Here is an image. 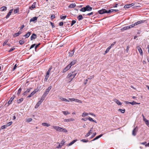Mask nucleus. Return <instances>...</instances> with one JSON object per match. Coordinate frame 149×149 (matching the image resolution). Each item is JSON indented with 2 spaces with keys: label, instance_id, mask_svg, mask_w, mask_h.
I'll return each mask as SVG.
<instances>
[{
  "label": "nucleus",
  "instance_id": "nucleus-10",
  "mask_svg": "<svg viewBox=\"0 0 149 149\" xmlns=\"http://www.w3.org/2000/svg\"><path fill=\"white\" fill-rule=\"evenodd\" d=\"M31 88H30L29 89H27L26 91H24V92L23 93L22 95H26L28 93L30 92V91L31 90Z\"/></svg>",
  "mask_w": 149,
  "mask_h": 149
},
{
  "label": "nucleus",
  "instance_id": "nucleus-2",
  "mask_svg": "<svg viewBox=\"0 0 149 149\" xmlns=\"http://www.w3.org/2000/svg\"><path fill=\"white\" fill-rule=\"evenodd\" d=\"M52 127L55 130L58 131L63 132L65 133L68 132V131L65 129L59 126H53Z\"/></svg>",
  "mask_w": 149,
  "mask_h": 149
},
{
  "label": "nucleus",
  "instance_id": "nucleus-60",
  "mask_svg": "<svg viewBox=\"0 0 149 149\" xmlns=\"http://www.w3.org/2000/svg\"><path fill=\"white\" fill-rule=\"evenodd\" d=\"M50 24H51V25L52 26V28H54L55 27V26L54 25V23L52 22H50Z\"/></svg>",
  "mask_w": 149,
  "mask_h": 149
},
{
  "label": "nucleus",
  "instance_id": "nucleus-62",
  "mask_svg": "<svg viewBox=\"0 0 149 149\" xmlns=\"http://www.w3.org/2000/svg\"><path fill=\"white\" fill-rule=\"evenodd\" d=\"M35 45H36V44H33V45H32L30 47V49H31V48H33L34 47H35Z\"/></svg>",
  "mask_w": 149,
  "mask_h": 149
},
{
  "label": "nucleus",
  "instance_id": "nucleus-58",
  "mask_svg": "<svg viewBox=\"0 0 149 149\" xmlns=\"http://www.w3.org/2000/svg\"><path fill=\"white\" fill-rule=\"evenodd\" d=\"M49 76L46 75L45 78L44 79V81H47V80L49 78Z\"/></svg>",
  "mask_w": 149,
  "mask_h": 149
},
{
  "label": "nucleus",
  "instance_id": "nucleus-30",
  "mask_svg": "<svg viewBox=\"0 0 149 149\" xmlns=\"http://www.w3.org/2000/svg\"><path fill=\"white\" fill-rule=\"evenodd\" d=\"M1 11H5L7 10V7L6 6H3L1 8Z\"/></svg>",
  "mask_w": 149,
  "mask_h": 149
},
{
  "label": "nucleus",
  "instance_id": "nucleus-8",
  "mask_svg": "<svg viewBox=\"0 0 149 149\" xmlns=\"http://www.w3.org/2000/svg\"><path fill=\"white\" fill-rule=\"evenodd\" d=\"M71 67L70 66V65H68L63 70V73L65 72H66L68 70H69Z\"/></svg>",
  "mask_w": 149,
  "mask_h": 149
},
{
  "label": "nucleus",
  "instance_id": "nucleus-22",
  "mask_svg": "<svg viewBox=\"0 0 149 149\" xmlns=\"http://www.w3.org/2000/svg\"><path fill=\"white\" fill-rule=\"evenodd\" d=\"M21 33V32L19 31L17 33H15L13 35L14 37H17Z\"/></svg>",
  "mask_w": 149,
  "mask_h": 149
},
{
  "label": "nucleus",
  "instance_id": "nucleus-53",
  "mask_svg": "<svg viewBox=\"0 0 149 149\" xmlns=\"http://www.w3.org/2000/svg\"><path fill=\"white\" fill-rule=\"evenodd\" d=\"M145 123L149 127V121L148 120H146Z\"/></svg>",
  "mask_w": 149,
  "mask_h": 149
},
{
  "label": "nucleus",
  "instance_id": "nucleus-59",
  "mask_svg": "<svg viewBox=\"0 0 149 149\" xmlns=\"http://www.w3.org/2000/svg\"><path fill=\"white\" fill-rule=\"evenodd\" d=\"M130 48V46H127V47L126 51L127 52H128L129 50V49Z\"/></svg>",
  "mask_w": 149,
  "mask_h": 149
},
{
  "label": "nucleus",
  "instance_id": "nucleus-63",
  "mask_svg": "<svg viewBox=\"0 0 149 149\" xmlns=\"http://www.w3.org/2000/svg\"><path fill=\"white\" fill-rule=\"evenodd\" d=\"M45 97L44 96L42 95V97H41L40 99L42 100V101H43L45 99Z\"/></svg>",
  "mask_w": 149,
  "mask_h": 149
},
{
  "label": "nucleus",
  "instance_id": "nucleus-41",
  "mask_svg": "<svg viewBox=\"0 0 149 149\" xmlns=\"http://www.w3.org/2000/svg\"><path fill=\"white\" fill-rule=\"evenodd\" d=\"M80 11L82 12H84L86 11L85 7H83L81 8L80 10Z\"/></svg>",
  "mask_w": 149,
  "mask_h": 149
},
{
  "label": "nucleus",
  "instance_id": "nucleus-13",
  "mask_svg": "<svg viewBox=\"0 0 149 149\" xmlns=\"http://www.w3.org/2000/svg\"><path fill=\"white\" fill-rule=\"evenodd\" d=\"M74 120L72 118H69V119H65L64 120V122H70L71 121H73Z\"/></svg>",
  "mask_w": 149,
  "mask_h": 149
},
{
  "label": "nucleus",
  "instance_id": "nucleus-45",
  "mask_svg": "<svg viewBox=\"0 0 149 149\" xmlns=\"http://www.w3.org/2000/svg\"><path fill=\"white\" fill-rule=\"evenodd\" d=\"M113 12V9H110L109 10H107V13H111Z\"/></svg>",
  "mask_w": 149,
  "mask_h": 149
},
{
  "label": "nucleus",
  "instance_id": "nucleus-21",
  "mask_svg": "<svg viewBox=\"0 0 149 149\" xmlns=\"http://www.w3.org/2000/svg\"><path fill=\"white\" fill-rule=\"evenodd\" d=\"M76 6V4L75 3H72L70 4L68 6V7L69 8H74Z\"/></svg>",
  "mask_w": 149,
  "mask_h": 149
},
{
  "label": "nucleus",
  "instance_id": "nucleus-23",
  "mask_svg": "<svg viewBox=\"0 0 149 149\" xmlns=\"http://www.w3.org/2000/svg\"><path fill=\"white\" fill-rule=\"evenodd\" d=\"M102 136V134H100V135L96 136L93 140L91 141H94L95 140L97 139H98L99 138H100Z\"/></svg>",
  "mask_w": 149,
  "mask_h": 149
},
{
  "label": "nucleus",
  "instance_id": "nucleus-40",
  "mask_svg": "<svg viewBox=\"0 0 149 149\" xmlns=\"http://www.w3.org/2000/svg\"><path fill=\"white\" fill-rule=\"evenodd\" d=\"M24 41L23 40H20L19 41V43L21 45H22L24 43Z\"/></svg>",
  "mask_w": 149,
  "mask_h": 149
},
{
  "label": "nucleus",
  "instance_id": "nucleus-42",
  "mask_svg": "<svg viewBox=\"0 0 149 149\" xmlns=\"http://www.w3.org/2000/svg\"><path fill=\"white\" fill-rule=\"evenodd\" d=\"M22 88H20L18 90V91L17 93V95H19L20 94Z\"/></svg>",
  "mask_w": 149,
  "mask_h": 149
},
{
  "label": "nucleus",
  "instance_id": "nucleus-37",
  "mask_svg": "<svg viewBox=\"0 0 149 149\" xmlns=\"http://www.w3.org/2000/svg\"><path fill=\"white\" fill-rule=\"evenodd\" d=\"M62 113H63L65 115H67L68 114L70 113H69L67 111H63Z\"/></svg>",
  "mask_w": 149,
  "mask_h": 149
},
{
  "label": "nucleus",
  "instance_id": "nucleus-47",
  "mask_svg": "<svg viewBox=\"0 0 149 149\" xmlns=\"http://www.w3.org/2000/svg\"><path fill=\"white\" fill-rule=\"evenodd\" d=\"M65 141L64 140H62L61 143V146H63L65 143Z\"/></svg>",
  "mask_w": 149,
  "mask_h": 149
},
{
  "label": "nucleus",
  "instance_id": "nucleus-3",
  "mask_svg": "<svg viewBox=\"0 0 149 149\" xmlns=\"http://www.w3.org/2000/svg\"><path fill=\"white\" fill-rule=\"evenodd\" d=\"M144 22V20H140L138 21L137 22L135 23L134 24L129 25V29L133 28L134 27V26H137L139 24H140L142 23H143Z\"/></svg>",
  "mask_w": 149,
  "mask_h": 149
},
{
  "label": "nucleus",
  "instance_id": "nucleus-51",
  "mask_svg": "<svg viewBox=\"0 0 149 149\" xmlns=\"http://www.w3.org/2000/svg\"><path fill=\"white\" fill-rule=\"evenodd\" d=\"M74 101H75L76 102H77L80 103H81V100H79L77 99H75Z\"/></svg>",
  "mask_w": 149,
  "mask_h": 149
},
{
  "label": "nucleus",
  "instance_id": "nucleus-61",
  "mask_svg": "<svg viewBox=\"0 0 149 149\" xmlns=\"http://www.w3.org/2000/svg\"><path fill=\"white\" fill-rule=\"evenodd\" d=\"M63 25V22H61L59 23V25L61 26H62Z\"/></svg>",
  "mask_w": 149,
  "mask_h": 149
},
{
  "label": "nucleus",
  "instance_id": "nucleus-56",
  "mask_svg": "<svg viewBox=\"0 0 149 149\" xmlns=\"http://www.w3.org/2000/svg\"><path fill=\"white\" fill-rule=\"evenodd\" d=\"M142 116H143V121H144L145 122H146V120H147L145 118V117L144 116V115L143 114H142Z\"/></svg>",
  "mask_w": 149,
  "mask_h": 149
},
{
  "label": "nucleus",
  "instance_id": "nucleus-5",
  "mask_svg": "<svg viewBox=\"0 0 149 149\" xmlns=\"http://www.w3.org/2000/svg\"><path fill=\"white\" fill-rule=\"evenodd\" d=\"M15 97V95H13L11 97V98L8 101V105L7 106H8L10 104H11L12 101L14 100Z\"/></svg>",
  "mask_w": 149,
  "mask_h": 149
},
{
  "label": "nucleus",
  "instance_id": "nucleus-39",
  "mask_svg": "<svg viewBox=\"0 0 149 149\" xmlns=\"http://www.w3.org/2000/svg\"><path fill=\"white\" fill-rule=\"evenodd\" d=\"M130 7H131V6H130V4L125 5L124 6V8H130Z\"/></svg>",
  "mask_w": 149,
  "mask_h": 149
},
{
  "label": "nucleus",
  "instance_id": "nucleus-18",
  "mask_svg": "<svg viewBox=\"0 0 149 149\" xmlns=\"http://www.w3.org/2000/svg\"><path fill=\"white\" fill-rule=\"evenodd\" d=\"M24 100L23 98H21L19 100H17L16 101L17 103L18 104L20 103Z\"/></svg>",
  "mask_w": 149,
  "mask_h": 149
},
{
  "label": "nucleus",
  "instance_id": "nucleus-57",
  "mask_svg": "<svg viewBox=\"0 0 149 149\" xmlns=\"http://www.w3.org/2000/svg\"><path fill=\"white\" fill-rule=\"evenodd\" d=\"M96 132L94 133L93 135L91 136V138H92L94 137L96 135Z\"/></svg>",
  "mask_w": 149,
  "mask_h": 149
},
{
  "label": "nucleus",
  "instance_id": "nucleus-1",
  "mask_svg": "<svg viewBox=\"0 0 149 149\" xmlns=\"http://www.w3.org/2000/svg\"><path fill=\"white\" fill-rule=\"evenodd\" d=\"M77 74V72L75 70L74 72H72L69 73L67 77L68 79H73L75 77Z\"/></svg>",
  "mask_w": 149,
  "mask_h": 149
},
{
  "label": "nucleus",
  "instance_id": "nucleus-55",
  "mask_svg": "<svg viewBox=\"0 0 149 149\" xmlns=\"http://www.w3.org/2000/svg\"><path fill=\"white\" fill-rule=\"evenodd\" d=\"M55 17L54 15H52L51 17V19H53Z\"/></svg>",
  "mask_w": 149,
  "mask_h": 149
},
{
  "label": "nucleus",
  "instance_id": "nucleus-20",
  "mask_svg": "<svg viewBox=\"0 0 149 149\" xmlns=\"http://www.w3.org/2000/svg\"><path fill=\"white\" fill-rule=\"evenodd\" d=\"M31 34V32H28L25 35H24L23 36L25 37L26 38H28L29 37Z\"/></svg>",
  "mask_w": 149,
  "mask_h": 149
},
{
  "label": "nucleus",
  "instance_id": "nucleus-27",
  "mask_svg": "<svg viewBox=\"0 0 149 149\" xmlns=\"http://www.w3.org/2000/svg\"><path fill=\"white\" fill-rule=\"evenodd\" d=\"M77 18L79 21H80L83 18V17H82V15H80L78 16Z\"/></svg>",
  "mask_w": 149,
  "mask_h": 149
},
{
  "label": "nucleus",
  "instance_id": "nucleus-17",
  "mask_svg": "<svg viewBox=\"0 0 149 149\" xmlns=\"http://www.w3.org/2000/svg\"><path fill=\"white\" fill-rule=\"evenodd\" d=\"M76 62H77V61L76 60H73L69 65H70V67H71V66L72 65H74L75 64Z\"/></svg>",
  "mask_w": 149,
  "mask_h": 149
},
{
  "label": "nucleus",
  "instance_id": "nucleus-6",
  "mask_svg": "<svg viewBox=\"0 0 149 149\" xmlns=\"http://www.w3.org/2000/svg\"><path fill=\"white\" fill-rule=\"evenodd\" d=\"M138 128L137 127H136L133 130L132 132V135L134 136H135L136 135V133L138 131Z\"/></svg>",
  "mask_w": 149,
  "mask_h": 149
},
{
  "label": "nucleus",
  "instance_id": "nucleus-14",
  "mask_svg": "<svg viewBox=\"0 0 149 149\" xmlns=\"http://www.w3.org/2000/svg\"><path fill=\"white\" fill-rule=\"evenodd\" d=\"M36 35L35 34L33 33L31 37V40H33L34 39H35L36 38Z\"/></svg>",
  "mask_w": 149,
  "mask_h": 149
},
{
  "label": "nucleus",
  "instance_id": "nucleus-48",
  "mask_svg": "<svg viewBox=\"0 0 149 149\" xmlns=\"http://www.w3.org/2000/svg\"><path fill=\"white\" fill-rule=\"evenodd\" d=\"M88 115V113H83L82 114V117H85L86 116H87V115Z\"/></svg>",
  "mask_w": 149,
  "mask_h": 149
},
{
  "label": "nucleus",
  "instance_id": "nucleus-64",
  "mask_svg": "<svg viewBox=\"0 0 149 149\" xmlns=\"http://www.w3.org/2000/svg\"><path fill=\"white\" fill-rule=\"evenodd\" d=\"M45 97L44 96L42 95V97H41L40 99L42 100V101H43L45 99Z\"/></svg>",
  "mask_w": 149,
  "mask_h": 149
},
{
  "label": "nucleus",
  "instance_id": "nucleus-7",
  "mask_svg": "<svg viewBox=\"0 0 149 149\" xmlns=\"http://www.w3.org/2000/svg\"><path fill=\"white\" fill-rule=\"evenodd\" d=\"M136 48L137 49L141 55L143 56V51L141 47L139 46H138L136 47Z\"/></svg>",
  "mask_w": 149,
  "mask_h": 149
},
{
  "label": "nucleus",
  "instance_id": "nucleus-4",
  "mask_svg": "<svg viewBox=\"0 0 149 149\" xmlns=\"http://www.w3.org/2000/svg\"><path fill=\"white\" fill-rule=\"evenodd\" d=\"M107 10L105 9H103L102 10L98 11V13L100 14H102L104 13H107Z\"/></svg>",
  "mask_w": 149,
  "mask_h": 149
},
{
  "label": "nucleus",
  "instance_id": "nucleus-49",
  "mask_svg": "<svg viewBox=\"0 0 149 149\" xmlns=\"http://www.w3.org/2000/svg\"><path fill=\"white\" fill-rule=\"evenodd\" d=\"M12 122H10L8 123L6 125H7V127H8V126L12 124Z\"/></svg>",
  "mask_w": 149,
  "mask_h": 149
},
{
  "label": "nucleus",
  "instance_id": "nucleus-46",
  "mask_svg": "<svg viewBox=\"0 0 149 149\" xmlns=\"http://www.w3.org/2000/svg\"><path fill=\"white\" fill-rule=\"evenodd\" d=\"M76 22V20H73L72 21V23L71 24V26H73L74 24H75Z\"/></svg>",
  "mask_w": 149,
  "mask_h": 149
},
{
  "label": "nucleus",
  "instance_id": "nucleus-34",
  "mask_svg": "<svg viewBox=\"0 0 149 149\" xmlns=\"http://www.w3.org/2000/svg\"><path fill=\"white\" fill-rule=\"evenodd\" d=\"M130 104H131L132 105H134L135 104H139L140 103H138L137 102H136L133 101L132 102H130Z\"/></svg>",
  "mask_w": 149,
  "mask_h": 149
},
{
  "label": "nucleus",
  "instance_id": "nucleus-15",
  "mask_svg": "<svg viewBox=\"0 0 149 149\" xmlns=\"http://www.w3.org/2000/svg\"><path fill=\"white\" fill-rule=\"evenodd\" d=\"M37 19H38L37 17H34L30 19V22H34L37 20Z\"/></svg>",
  "mask_w": 149,
  "mask_h": 149
},
{
  "label": "nucleus",
  "instance_id": "nucleus-12",
  "mask_svg": "<svg viewBox=\"0 0 149 149\" xmlns=\"http://www.w3.org/2000/svg\"><path fill=\"white\" fill-rule=\"evenodd\" d=\"M86 10L87 11H90L92 10V8L89 5H87L85 7Z\"/></svg>",
  "mask_w": 149,
  "mask_h": 149
},
{
  "label": "nucleus",
  "instance_id": "nucleus-9",
  "mask_svg": "<svg viewBox=\"0 0 149 149\" xmlns=\"http://www.w3.org/2000/svg\"><path fill=\"white\" fill-rule=\"evenodd\" d=\"M75 51V49L74 48L73 50L70 51V52L69 53V56L70 57H72L74 54V52Z\"/></svg>",
  "mask_w": 149,
  "mask_h": 149
},
{
  "label": "nucleus",
  "instance_id": "nucleus-26",
  "mask_svg": "<svg viewBox=\"0 0 149 149\" xmlns=\"http://www.w3.org/2000/svg\"><path fill=\"white\" fill-rule=\"evenodd\" d=\"M77 140H73L68 145V146H69L72 145L73 144H74L75 142L77 141Z\"/></svg>",
  "mask_w": 149,
  "mask_h": 149
},
{
  "label": "nucleus",
  "instance_id": "nucleus-25",
  "mask_svg": "<svg viewBox=\"0 0 149 149\" xmlns=\"http://www.w3.org/2000/svg\"><path fill=\"white\" fill-rule=\"evenodd\" d=\"M52 69V68L51 67L49 69V70H48L47 71V72L46 74V75L48 76H49V73H50V72L51 71V70Z\"/></svg>",
  "mask_w": 149,
  "mask_h": 149
},
{
  "label": "nucleus",
  "instance_id": "nucleus-31",
  "mask_svg": "<svg viewBox=\"0 0 149 149\" xmlns=\"http://www.w3.org/2000/svg\"><path fill=\"white\" fill-rule=\"evenodd\" d=\"M128 29H129V26H125L124 27H123L122 29V30H125Z\"/></svg>",
  "mask_w": 149,
  "mask_h": 149
},
{
  "label": "nucleus",
  "instance_id": "nucleus-29",
  "mask_svg": "<svg viewBox=\"0 0 149 149\" xmlns=\"http://www.w3.org/2000/svg\"><path fill=\"white\" fill-rule=\"evenodd\" d=\"M42 125L43 126H46L47 127H49L50 126V124L46 123H42Z\"/></svg>",
  "mask_w": 149,
  "mask_h": 149
},
{
  "label": "nucleus",
  "instance_id": "nucleus-33",
  "mask_svg": "<svg viewBox=\"0 0 149 149\" xmlns=\"http://www.w3.org/2000/svg\"><path fill=\"white\" fill-rule=\"evenodd\" d=\"M41 104V103L39 102H38V103H37V104H36V106H35V108L36 109H37V108L39 107V106L40 105V104Z\"/></svg>",
  "mask_w": 149,
  "mask_h": 149
},
{
  "label": "nucleus",
  "instance_id": "nucleus-32",
  "mask_svg": "<svg viewBox=\"0 0 149 149\" xmlns=\"http://www.w3.org/2000/svg\"><path fill=\"white\" fill-rule=\"evenodd\" d=\"M35 94V92L33 91L31 93H30V95L29 96H28L27 97H29V98L30 97H32L33 95H34V94Z\"/></svg>",
  "mask_w": 149,
  "mask_h": 149
},
{
  "label": "nucleus",
  "instance_id": "nucleus-19",
  "mask_svg": "<svg viewBox=\"0 0 149 149\" xmlns=\"http://www.w3.org/2000/svg\"><path fill=\"white\" fill-rule=\"evenodd\" d=\"M114 101L116 102L117 104L119 105H121L122 104L117 99H115Z\"/></svg>",
  "mask_w": 149,
  "mask_h": 149
},
{
  "label": "nucleus",
  "instance_id": "nucleus-11",
  "mask_svg": "<svg viewBox=\"0 0 149 149\" xmlns=\"http://www.w3.org/2000/svg\"><path fill=\"white\" fill-rule=\"evenodd\" d=\"M93 127L91 128L90 130L89 131V132L85 136V137H88L89 136L90 134L92 133L93 132Z\"/></svg>",
  "mask_w": 149,
  "mask_h": 149
},
{
  "label": "nucleus",
  "instance_id": "nucleus-35",
  "mask_svg": "<svg viewBox=\"0 0 149 149\" xmlns=\"http://www.w3.org/2000/svg\"><path fill=\"white\" fill-rule=\"evenodd\" d=\"M88 120L90 121L93 122H95V123H96V121L94 120L93 118H91V117H89L88 118Z\"/></svg>",
  "mask_w": 149,
  "mask_h": 149
},
{
  "label": "nucleus",
  "instance_id": "nucleus-54",
  "mask_svg": "<svg viewBox=\"0 0 149 149\" xmlns=\"http://www.w3.org/2000/svg\"><path fill=\"white\" fill-rule=\"evenodd\" d=\"M8 40H6L5 42H4L3 43V46H4L5 45H7V42H8Z\"/></svg>",
  "mask_w": 149,
  "mask_h": 149
},
{
  "label": "nucleus",
  "instance_id": "nucleus-28",
  "mask_svg": "<svg viewBox=\"0 0 149 149\" xmlns=\"http://www.w3.org/2000/svg\"><path fill=\"white\" fill-rule=\"evenodd\" d=\"M60 100L62 101H65V102H69V100H68L66 98H60Z\"/></svg>",
  "mask_w": 149,
  "mask_h": 149
},
{
  "label": "nucleus",
  "instance_id": "nucleus-50",
  "mask_svg": "<svg viewBox=\"0 0 149 149\" xmlns=\"http://www.w3.org/2000/svg\"><path fill=\"white\" fill-rule=\"evenodd\" d=\"M66 17V15H65V16H60V18L61 19H65Z\"/></svg>",
  "mask_w": 149,
  "mask_h": 149
},
{
  "label": "nucleus",
  "instance_id": "nucleus-52",
  "mask_svg": "<svg viewBox=\"0 0 149 149\" xmlns=\"http://www.w3.org/2000/svg\"><path fill=\"white\" fill-rule=\"evenodd\" d=\"M11 15V13H8L7 15L6 16V19L8 18L9 17V16L10 15Z\"/></svg>",
  "mask_w": 149,
  "mask_h": 149
},
{
  "label": "nucleus",
  "instance_id": "nucleus-38",
  "mask_svg": "<svg viewBox=\"0 0 149 149\" xmlns=\"http://www.w3.org/2000/svg\"><path fill=\"white\" fill-rule=\"evenodd\" d=\"M19 11V9L18 8L15 9L14 10V13L16 14Z\"/></svg>",
  "mask_w": 149,
  "mask_h": 149
},
{
  "label": "nucleus",
  "instance_id": "nucleus-44",
  "mask_svg": "<svg viewBox=\"0 0 149 149\" xmlns=\"http://www.w3.org/2000/svg\"><path fill=\"white\" fill-rule=\"evenodd\" d=\"M7 127L6 125H3L1 127V130L4 129L6 128V127Z\"/></svg>",
  "mask_w": 149,
  "mask_h": 149
},
{
  "label": "nucleus",
  "instance_id": "nucleus-43",
  "mask_svg": "<svg viewBox=\"0 0 149 149\" xmlns=\"http://www.w3.org/2000/svg\"><path fill=\"white\" fill-rule=\"evenodd\" d=\"M125 109H119L118 111L121 112V113H123L125 112Z\"/></svg>",
  "mask_w": 149,
  "mask_h": 149
},
{
  "label": "nucleus",
  "instance_id": "nucleus-36",
  "mask_svg": "<svg viewBox=\"0 0 149 149\" xmlns=\"http://www.w3.org/2000/svg\"><path fill=\"white\" fill-rule=\"evenodd\" d=\"M81 141L83 142L86 143L88 141V139H82L81 140Z\"/></svg>",
  "mask_w": 149,
  "mask_h": 149
},
{
  "label": "nucleus",
  "instance_id": "nucleus-24",
  "mask_svg": "<svg viewBox=\"0 0 149 149\" xmlns=\"http://www.w3.org/2000/svg\"><path fill=\"white\" fill-rule=\"evenodd\" d=\"M52 88V87L51 86H49L48 88L46 89L45 92H46V93H48L49 91Z\"/></svg>",
  "mask_w": 149,
  "mask_h": 149
},
{
  "label": "nucleus",
  "instance_id": "nucleus-16",
  "mask_svg": "<svg viewBox=\"0 0 149 149\" xmlns=\"http://www.w3.org/2000/svg\"><path fill=\"white\" fill-rule=\"evenodd\" d=\"M36 2H34L33 4L30 7V9L32 10L36 8Z\"/></svg>",
  "mask_w": 149,
  "mask_h": 149
}]
</instances>
